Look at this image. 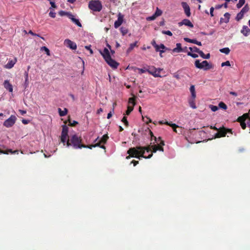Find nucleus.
Wrapping results in <instances>:
<instances>
[{
	"mask_svg": "<svg viewBox=\"0 0 250 250\" xmlns=\"http://www.w3.org/2000/svg\"><path fill=\"white\" fill-rule=\"evenodd\" d=\"M146 150L147 152L150 151L149 147H145L143 146H137L135 147H131L127 151V153L129 154L128 156L126 157V159H129L130 158L134 157L141 159V158H150L152 157V154L148 155V156L144 155L145 151Z\"/></svg>",
	"mask_w": 250,
	"mask_h": 250,
	"instance_id": "nucleus-1",
	"label": "nucleus"
},
{
	"mask_svg": "<svg viewBox=\"0 0 250 250\" xmlns=\"http://www.w3.org/2000/svg\"><path fill=\"white\" fill-rule=\"evenodd\" d=\"M82 142V139L81 136H79L77 134L72 135L70 139H67L66 142V146L69 147L72 146L74 149H82L84 147Z\"/></svg>",
	"mask_w": 250,
	"mask_h": 250,
	"instance_id": "nucleus-2",
	"label": "nucleus"
},
{
	"mask_svg": "<svg viewBox=\"0 0 250 250\" xmlns=\"http://www.w3.org/2000/svg\"><path fill=\"white\" fill-rule=\"evenodd\" d=\"M101 54L107 63L113 69L117 68L119 63L111 58L110 53L107 48H105Z\"/></svg>",
	"mask_w": 250,
	"mask_h": 250,
	"instance_id": "nucleus-3",
	"label": "nucleus"
},
{
	"mask_svg": "<svg viewBox=\"0 0 250 250\" xmlns=\"http://www.w3.org/2000/svg\"><path fill=\"white\" fill-rule=\"evenodd\" d=\"M88 7L93 11L100 12L102 9V4L99 0H91L89 2Z\"/></svg>",
	"mask_w": 250,
	"mask_h": 250,
	"instance_id": "nucleus-4",
	"label": "nucleus"
},
{
	"mask_svg": "<svg viewBox=\"0 0 250 250\" xmlns=\"http://www.w3.org/2000/svg\"><path fill=\"white\" fill-rule=\"evenodd\" d=\"M249 118H250V114H249V111L248 113L243 114L237 119V121L240 123L241 126L243 129H245L247 127V125H248L247 121L249 120Z\"/></svg>",
	"mask_w": 250,
	"mask_h": 250,
	"instance_id": "nucleus-5",
	"label": "nucleus"
},
{
	"mask_svg": "<svg viewBox=\"0 0 250 250\" xmlns=\"http://www.w3.org/2000/svg\"><path fill=\"white\" fill-rule=\"evenodd\" d=\"M195 65L198 68H203L204 70L210 69L213 67L212 65L210 64L207 61H203L201 63L199 60H196Z\"/></svg>",
	"mask_w": 250,
	"mask_h": 250,
	"instance_id": "nucleus-6",
	"label": "nucleus"
},
{
	"mask_svg": "<svg viewBox=\"0 0 250 250\" xmlns=\"http://www.w3.org/2000/svg\"><path fill=\"white\" fill-rule=\"evenodd\" d=\"M217 132L215 134V138H219V137H225L226 134L231 133L232 134V130L231 129H227L224 127L218 128Z\"/></svg>",
	"mask_w": 250,
	"mask_h": 250,
	"instance_id": "nucleus-7",
	"label": "nucleus"
},
{
	"mask_svg": "<svg viewBox=\"0 0 250 250\" xmlns=\"http://www.w3.org/2000/svg\"><path fill=\"white\" fill-rule=\"evenodd\" d=\"M17 118L15 115H12L11 116L3 123V125L6 127H12L15 123Z\"/></svg>",
	"mask_w": 250,
	"mask_h": 250,
	"instance_id": "nucleus-8",
	"label": "nucleus"
},
{
	"mask_svg": "<svg viewBox=\"0 0 250 250\" xmlns=\"http://www.w3.org/2000/svg\"><path fill=\"white\" fill-rule=\"evenodd\" d=\"M135 97H132L129 98L128 100V105L127 106V109L125 112V114L129 115L131 112L133 110V107L135 105Z\"/></svg>",
	"mask_w": 250,
	"mask_h": 250,
	"instance_id": "nucleus-9",
	"label": "nucleus"
},
{
	"mask_svg": "<svg viewBox=\"0 0 250 250\" xmlns=\"http://www.w3.org/2000/svg\"><path fill=\"white\" fill-rule=\"evenodd\" d=\"M249 9L250 8L248 5H245L244 7H243V8L241 10L240 12L237 14L236 17V20L239 21L242 19L244 13H246V12L249 11Z\"/></svg>",
	"mask_w": 250,
	"mask_h": 250,
	"instance_id": "nucleus-10",
	"label": "nucleus"
},
{
	"mask_svg": "<svg viewBox=\"0 0 250 250\" xmlns=\"http://www.w3.org/2000/svg\"><path fill=\"white\" fill-rule=\"evenodd\" d=\"M160 69H157L153 66H149L146 71L150 74L152 75L154 77H160Z\"/></svg>",
	"mask_w": 250,
	"mask_h": 250,
	"instance_id": "nucleus-11",
	"label": "nucleus"
},
{
	"mask_svg": "<svg viewBox=\"0 0 250 250\" xmlns=\"http://www.w3.org/2000/svg\"><path fill=\"white\" fill-rule=\"evenodd\" d=\"M124 21V15L121 13L118 14V19L114 22V27L118 28L123 23Z\"/></svg>",
	"mask_w": 250,
	"mask_h": 250,
	"instance_id": "nucleus-12",
	"label": "nucleus"
},
{
	"mask_svg": "<svg viewBox=\"0 0 250 250\" xmlns=\"http://www.w3.org/2000/svg\"><path fill=\"white\" fill-rule=\"evenodd\" d=\"M159 140H160V145H154V146H152V152L155 153L156 152L157 150H160V151H163V146L164 145V142L163 141L161 140V138L160 137H159Z\"/></svg>",
	"mask_w": 250,
	"mask_h": 250,
	"instance_id": "nucleus-13",
	"label": "nucleus"
},
{
	"mask_svg": "<svg viewBox=\"0 0 250 250\" xmlns=\"http://www.w3.org/2000/svg\"><path fill=\"white\" fill-rule=\"evenodd\" d=\"M64 44L69 47L70 49L72 50H75L77 49V44L75 42L71 41L69 39H66L64 42Z\"/></svg>",
	"mask_w": 250,
	"mask_h": 250,
	"instance_id": "nucleus-14",
	"label": "nucleus"
},
{
	"mask_svg": "<svg viewBox=\"0 0 250 250\" xmlns=\"http://www.w3.org/2000/svg\"><path fill=\"white\" fill-rule=\"evenodd\" d=\"M182 6L184 10L185 14L188 17H189V16L191 15V13L190 8L188 4L186 2H182Z\"/></svg>",
	"mask_w": 250,
	"mask_h": 250,
	"instance_id": "nucleus-15",
	"label": "nucleus"
},
{
	"mask_svg": "<svg viewBox=\"0 0 250 250\" xmlns=\"http://www.w3.org/2000/svg\"><path fill=\"white\" fill-rule=\"evenodd\" d=\"M182 25H187V26L190 27L192 28L193 27V24L189 20V19H183L181 21L179 22L178 25L179 26H181Z\"/></svg>",
	"mask_w": 250,
	"mask_h": 250,
	"instance_id": "nucleus-16",
	"label": "nucleus"
},
{
	"mask_svg": "<svg viewBox=\"0 0 250 250\" xmlns=\"http://www.w3.org/2000/svg\"><path fill=\"white\" fill-rule=\"evenodd\" d=\"M3 85L4 88L8 90L9 92H12L13 91L12 85L8 80L4 81Z\"/></svg>",
	"mask_w": 250,
	"mask_h": 250,
	"instance_id": "nucleus-17",
	"label": "nucleus"
},
{
	"mask_svg": "<svg viewBox=\"0 0 250 250\" xmlns=\"http://www.w3.org/2000/svg\"><path fill=\"white\" fill-rule=\"evenodd\" d=\"M16 62V58H15L13 60H9L8 63L5 65V67L7 69H11L14 66Z\"/></svg>",
	"mask_w": 250,
	"mask_h": 250,
	"instance_id": "nucleus-18",
	"label": "nucleus"
},
{
	"mask_svg": "<svg viewBox=\"0 0 250 250\" xmlns=\"http://www.w3.org/2000/svg\"><path fill=\"white\" fill-rule=\"evenodd\" d=\"M230 17V14L229 13H225L224 15V18H221L220 20V21L221 22H229V18Z\"/></svg>",
	"mask_w": 250,
	"mask_h": 250,
	"instance_id": "nucleus-19",
	"label": "nucleus"
},
{
	"mask_svg": "<svg viewBox=\"0 0 250 250\" xmlns=\"http://www.w3.org/2000/svg\"><path fill=\"white\" fill-rule=\"evenodd\" d=\"M241 32L243 34V35L245 36V37H247V36H248L249 34H250V29L248 27V26H245L244 25L241 30Z\"/></svg>",
	"mask_w": 250,
	"mask_h": 250,
	"instance_id": "nucleus-20",
	"label": "nucleus"
},
{
	"mask_svg": "<svg viewBox=\"0 0 250 250\" xmlns=\"http://www.w3.org/2000/svg\"><path fill=\"white\" fill-rule=\"evenodd\" d=\"M69 19H70L73 22L76 24L79 27H82V24L78 19L74 18V16L71 14L69 15Z\"/></svg>",
	"mask_w": 250,
	"mask_h": 250,
	"instance_id": "nucleus-21",
	"label": "nucleus"
},
{
	"mask_svg": "<svg viewBox=\"0 0 250 250\" xmlns=\"http://www.w3.org/2000/svg\"><path fill=\"white\" fill-rule=\"evenodd\" d=\"M173 131H175L178 134H181L183 131V129L181 127H179L175 123H173Z\"/></svg>",
	"mask_w": 250,
	"mask_h": 250,
	"instance_id": "nucleus-22",
	"label": "nucleus"
},
{
	"mask_svg": "<svg viewBox=\"0 0 250 250\" xmlns=\"http://www.w3.org/2000/svg\"><path fill=\"white\" fill-rule=\"evenodd\" d=\"M152 45L155 48L156 52H160V55L162 57V54L165 51L163 50H159V45L157 44L155 41H153L151 42Z\"/></svg>",
	"mask_w": 250,
	"mask_h": 250,
	"instance_id": "nucleus-23",
	"label": "nucleus"
},
{
	"mask_svg": "<svg viewBox=\"0 0 250 250\" xmlns=\"http://www.w3.org/2000/svg\"><path fill=\"white\" fill-rule=\"evenodd\" d=\"M183 47L181 46V43H177L176 47L173 48V52H183Z\"/></svg>",
	"mask_w": 250,
	"mask_h": 250,
	"instance_id": "nucleus-24",
	"label": "nucleus"
},
{
	"mask_svg": "<svg viewBox=\"0 0 250 250\" xmlns=\"http://www.w3.org/2000/svg\"><path fill=\"white\" fill-rule=\"evenodd\" d=\"M190 91L191 93V97L193 98H195L196 97L195 87L194 85H191L190 87Z\"/></svg>",
	"mask_w": 250,
	"mask_h": 250,
	"instance_id": "nucleus-25",
	"label": "nucleus"
},
{
	"mask_svg": "<svg viewBox=\"0 0 250 250\" xmlns=\"http://www.w3.org/2000/svg\"><path fill=\"white\" fill-rule=\"evenodd\" d=\"M195 100V99H193V98L191 97L188 100L189 105L192 108H196Z\"/></svg>",
	"mask_w": 250,
	"mask_h": 250,
	"instance_id": "nucleus-26",
	"label": "nucleus"
},
{
	"mask_svg": "<svg viewBox=\"0 0 250 250\" xmlns=\"http://www.w3.org/2000/svg\"><path fill=\"white\" fill-rule=\"evenodd\" d=\"M137 43L138 42L136 41L133 43H131L126 51L127 53H129L134 49L135 46H137Z\"/></svg>",
	"mask_w": 250,
	"mask_h": 250,
	"instance_id": "nucleus-27",
	"label": "nucleus"
},
{
	"mask_svg": "<svg viewBox=\"0 0 250 250\" xmlns=\"http://www.w3.org/2000/svg\"><path fill=\"white\" fill-rule=\"evenodd\" d=\"M9 152H10V153H11L12 154H14V153L18 154L19 151L17 150H15V151H12V150L11 149H8L6 151L1 150L0 149V153L8 154Z\"/></svg>",
	"mask_w": 250,
	"mask_h": 250,
	"instance_id": "nucleus-28",
	"label": "nucleus"
},
{
	"mask_svg": "<svg viewBox=\"0 0 250 250\" xmlns=\"http://www.w3.org/2000/svg\"><path fill=\"white\" fill-rule=\"evenodd\" d=\"M67 137H68V134H65V133H61V142L62 143H63L64 144L65 142H67Z\"/></svg>",
	"mask_w": 250,
	"mask_h": 250,
	"instance_id": "nucleus-29",
	"label": "nucleus"
},
{
	"mask_svg": "<svg viewBox=\"0 0 250 250\" xmlns=\"http://www.w3.org/2000/svg\"><path fill=\"white\" fill-rule=\"evenodd\" d=\"M58 110H59V115L61 117L66 115L68 112V110L66 108H65L63 110H62V109L60 108H59L58 109Z\"/></svg>",
	"mask_w": 250,
	"mask_h": 250,
	"instance_id": "nucleus-30",
	"label": "nucleus"
},
{
	"mask_svg": "<svg viewBox=\"0 0 250 250\" xmlns=\"http://www.w3.org/2000/svg\"><path fill=\"white\" fill-rule=\"evenodd\" d=\"M220 52L228 55L230 53V50L229 47H224L223 48L220 49Z\"/></svg>",
	"mask_w": 250,
	"mask_h": 250,
	"instance_id": "nucleus-31",
	"label": "nucleus"
},
{
	"mask_svg": "<svg viewBox=\"0 0 250 250\" xmlns=\"http://www.w3.org/2000/svg\"><path fill=\"white\" fill-rule=\"evenodd\" d=\"M200 56L203 58H205V59H208L210 58V55L209 53H208L207 54H205V53L202 51V50H200Z\"/></svg>",
	"mask_w": 250,
	"mask_h": 250,
	"instance_id": "nucleus-32",
	"label": "nucleus"
},
{
	"mask_svg": "<svg viewBox=\"0 0 250 250\" xmlns=\"http://www.w3.org/2000/svg\"><path fill=\"white\" fill-rule=\"evenodd\" d=\"M108 139V136L107 134L104 135L100 141L102 144H105L107 141V139Z\"/></svg>",
	"mask_w": 250,
	"mask_h": 250,
	"instance_id": "nucleus-33",
	"label": "nucleus"
},
{
	"mask_svg": "<svg viewBox=\"0 0 250 250\" xmlns=\"http://www.w3.org/2000/svg\"><path fill=\"white\" fill-rule=\"evenodd\" d=\"M189 49L191 52H197L200 55V52L201 50H200V49L198 48L197 47H195V46H194L193 47H189Z\"/></svg>",
	"mask_w": 250,
	"mask_h": 250,
	"instance_id": "nucleus-34",
	"label": "nucleus"
},
{
	"mask_svg": "<svg viewBox=\"0 0 250 250\" xmlns=\"http://www.w3.org/2000/svg\"><path fill=\"white\" fill-rule=\"evenodd\" d=\"M120 31L123 36H125L128 33V29L126 27H122L120 28Z\"/></svg>",
	"mask_w": 250,
	"mask_h": 250,
	"instance_id": "nucleus-35",
	"label": "nucleus"
},
{
	"mask_svg": "<svg viewBox=\"0 0 250 250\" xmlns=\"http://www.w3.org/2000/svg\"><path fill=\"white\" fill-rule=\"evenodd\" d=\"M59 14L61 16H66L69 18V15H71V13L69 12H67L64 11H60L59 12Z\"/></svg>",
	"mask_w": 250,
	"mask_h": 250,
	"instance_id": "nucleus-36",
	"label": "nucleus"
},
{
	"mask_svg": "<svg viewBox=\"0 0 250 250\" xmlns=\"http://www.w3.org/2000/svg\"><path fill=\"white\" fill-rule=\"evenodd\" d=\"M218 106H219V107H220L221 108H223V109H224V110H226V109H227V108H228V106H227V105H226V104H225V103L222 102H221L219 103Z\"/></svg>",
	"mask_w": 250,
	"mask_h": 250,
	"instance_id": "nucleus-37",
	"label": "nucleus"
},
{
	"mask_svg": "<svg viewBox=\"0 0 250 250\" xmlns=\"http://www.w3.org/2000/svg\"><path fill=\"white\" fill-rule=\"evenodd\" d=\"M184 40L186 42H188L194 43H196V44H197V40H196L189 39V38H184Z\"/></svg>",
	"mask_w": 250,
	"mask_h": 250,
	"instance_id": "nucleus-38",
	"label": "nucleus"
},
{
	"mask_svg": "<svg viewBox=\"0 0 250 250\" xmlns=\"http://www.w3.org/2000/svg\"><path fill=\"white\" fill-rule=\"evenodd\" d=\"M245 0H239V2L236 4V6L238 8H240L245 3Z\"/></svg>",
	"mask_w": 250,
	"mask_h": 250,
	"instance_id": "nucleus-39",
	"label": "nucleus"
},
{
	"mask_svg": "<svg viewBox=\"0 0 250 250\" xmlns=\"http://www.w3.org/2000/svg\"><path fill=\"white\" fill-rule=\"evenodd\" d=\"M41 50H42V51L44 50L46 52V54H47V55H48V56L50 55V51H49V49L47 47H46V46L42 47L41 48Z\"/></svg>",
	"mask_w": 250,
	"mask_h": 250,
	"instance_id": "nucleus-40",
	"label": "nucleus"
},
{
	"mask_svg": "<svg viewBox=\"0 0 250 250\" xmlns=\"http://www.w3.org/2000/svg\"><path fill=\"white\" fill-rule=\"evenodd\" d=\"M68 127L65 125H62V133L68 134Z\"/></svg>",
	"mask_w": 250,
	"mask_h": 250,
	"instance_id": "nucleus-41",
	"label": "nucleus"
},
{
	"mask_svg": "<svg viewBox=\"0 0 250 250\" xmlns=\"http://www.w3.org/2000/svg\"><path fill=\"white\" fill-rule=\"evenodd\" d=\"M162 11L159 9L158 7L156 8V10L154 13L155 17H158L162 15Z\"/></svg>",
	"mask_w": 250,
	"mask_h": 250,
	"instance_id": "nucleus-42",
	"label": "nucleus"
},
{
	"mask_svg": "<svg viewBox=\"0 0 250 250\" xmlns=\"http://www.w3.org/2000/svg\"><path fill=\"white\" fill-rule=\"evenodd\" d=\"M188 55H189L190 56H191L192 58H198V54H196V53H195L194 52H191L189 51L188 52Z\"/></svg>",
	"mask_w": 250,
	"mask_h": 250,
	"instance_id": "nucleus-43",
	"label": "nucleus"
},
{
	"mask_svg": "<svg viewBox=\"0 0 250 250\" xmlns=\"http://www.w3.org/2000/svg\"><path fill=\"white\" fill-rule=\"evenodd\" d=\"M24 76H25V83L26 85L28 84V72L25 71L24 73Z\"/></svg>",
	"mask_w": 250,
	"mask_h": 250,
	"instance_id": "nucleus-44",
	"label": "nucleus"
},
{
	"mask_svg": "<svg viewBox=\"0 0 250 250\" xmlns=\"http://www.w3.org/2000/svg\"><path fill=\"white\" fill-rule=\"evenodd\" d=\"M122 122H123L125 124V125L126 126H128V125H128V122L127 121V118H126V117L125 116H124L123 118V119L122 120Z\"/></svg>",
	"mask_w": 250,
	"mask_h": 250,
	"instance_id": "nucleus-45",
	"label": "nucleus"
},
{
	"mask_svg": "<svg viewBox=\"0 0 250 250\" xmlns=\"http://www.w3.org/2000/svg\"><path fill=\"white\" fill-rule=\"evenodd\" d=\"M210 108L212 111H216L218 110V107L217 105H210Z\"/></svg>",
	"mask_w": 250,
	"mask_h": 250,
	"instance_id": "nucleus-46",
	"label": "nucleus"
},
{
	"mask_svg": "<svg viewBox=\"0 0 250 250\" xmlns=\"http://www.w3.org/2000/svg\"><path fill=\"white\" fill-rule=\"evenodd\" d=\"M159 123L160 124H166L167 125H168L172 127V124L170 123H168V122H164V121H159Z\"/></svg>",
	"mask_w": 250,
	"mask_h": 250,
	"instance_id": "nucleus-47",
	"label": "nucleus"
},
{
	"mask_svg": "<svg viewBox=\"0 0 250 250\" xmlns=\"http://www.w3.org/2000/svg\"><path fill=\"white\" fill-rule=\"evenodd\" d=\"M83 146L84 147H83V148H88L89 149H92L93 147H95V146H94V145H86L83 144Z\"/></svg>",
	"mask_w": 250,
	"mask_h": 250,
	"instance_id": "nucleus-48",
	"label": "nucleus"
},
{
	"mask_svg": "<svg viewBox=\"0 0 250 250\" xmlns=\"http://www.w3.org/2000/svg\"><path fill=\"white\" fill-rule=\"evenodd\" d=\"M224 65H228V66H229L230 65V62L229 61H227L225 62H223L221 63V66H224Z\"/></svg>",
	"mask_w": 250,
	"mask_h": 250,
	"instance_id": "nucleus-49",
	"label": "nucleus"
},
{
	"mask_svg": "<svg viewBox=\"0 0 250 250\" xmlns=\"http://www.w3.org/2000/svg\"><path fill=\"white\" fill-rule=\"evenodd\" d=\"M69 125H70V126H75V125H77L78 124V123L77 121H73V123H71V121H70V119L69 120Z\"/></svg>",
	"mask_w": 250,
	"mask_h": 250,
	"instance_id": "nucleus-50",
	"label": "nucleus"
},
{
	"mask_svg": "<svg viewBox=\"0 0 250 250\" xmlns=\"http://www.w3.org/2000/svg\"><path fill=\"white\" fill-rule=\"evenodd\" d=\"M49 15L51 18H54L56 17V13L51 11L49 13Z\"/></svg>",
	"mask_w": 250,
	"mask_h": 250,
	"instance_id": "nucleus-51",
	"label": "nucleus"
},
{
	"mask_svg": "<svg viewBox=\"0 0 250 250\" xmlns=\"http://www.w3.org/2000/svg\"><path fill=\"white\" fill-rule=\"evenodd\" d=\"M157 17H155V14H154L152 16L148 17L147 18L148 20L153 21Z\"/></svg>",
	"mask_w": 250,
	"mask_h": 250,
	"instance_id": "nucleus-52",
	"label": "nucleus"
},
{
	"mask_svg": "<svg viewBox=\"0 0 250 250\" xmlns=\"http://www.w3.org/2000/svg\"><path fill=\"white\" fill-rule=\"evenodd\" d=\"M90 46H91L90 45H89V46H85V48L87 50L89 51V52H90L91 54H92L93 53V52L92 50L90 48Z\"/></svg>",
	"mask_w": 250,
	"mask_h": 250,
	"instance_id": "nucleus-53",
	"label": "nucleus"
},
{
	"mask_svg": "<svg viewBox=\"0 0 250 250\" xmlns=\"http://www.w3.org/2000/svg\"><path fill=\"white\" fill-rule=\"evenodd\" d=\"M149 134L151 136V140L153 138H154L155 141L156 142L157 141V138L155 136H154L153 135V134L152 133V132L151 131V130H149Z\"/></svg>",
	"mask_w": 250,
	"mask_h": 250,
	"instance_id": "nucleus-54",
	"label": "nucleus"
},
{
	"mask_svg": "<svg viewBox=\"0 0 250 250\" xmlns=\"http://www.w3.org/2000/svg\"><path fill=\"white\" fill-rule=\"evenodd\" d=\"M163 33L164 34H167V35H168L169 36H172V32L170 31H163Z\"/></svg>",
	"mask_w": 250,
	"mask_h": 250,
	"instance_id": "nucleus-55",
	"label": "nucleus"
},
{
	"mask_svg": "<svg viewBox=\"0 0 250 250\" xmlns=\"http://www.w3.org/2000/svg\"><path fill=\"white\" fill-rule=\"evenodd\" d=\"M214 10V8L213 7H211L210 8V14L211 16H213V11Z\"/></svg>",
	"mask_w": 250,
	"mask_h": 250,
	"instance_id": "nucleus-56",
	"label": "nucleus"
},
{
	"mask_svg": "<svg viewBox=\"0 0 250 250\" xmlns=\"http://www.w3.org/2000/svg\"><path fill=\"white\" fill-rule=\"evenodd\" d=\"M160 49H162V50H164V49H166V47L163 44H161L159 45V50H161Z\"/></svg>",
	"mask_w": 250,
	"mask_h": 250,
	"instance_id": "nucleus-57",
	"label": "nucleus"
},
{
	"mask_svg": "<svg viewBox=\"0 0 250 250\" xmlns=\"http://www.w3.org/2000/svg\"><path fill=\"white\" fill-rule=\"evenodd\" d=\"M131 163L133 164L134 166H136L137 164H138L139 161L133 160L131 161Z\"/></svg>",
	"mask_w": 250,
	"mask_h": 250,
	"instance_id": "nucleus-58",
	"label": "nucleus"
},
{
	"mask_svg": "<svg viewBox=\"0 0 250 250\" xmlns=\"http://www.w3.org/2000/svg\"><path fill=\"white\" fill-rule=\"evenodd\" d=\"M101 144H102V143H101V142L99 141V142H98V143H97L95 144H94V146H95V147L99 146V147H100V146H101Z\"/></svg>",
	"mask_w": 250,
	"mask_h": 250,
	"instance_id": "nucleus-59",
	"label": "nucleus"
},
{
	"mask_svg": "<svg viewBox=\"0 0 250 250\" xmlns=\"http://www.w3.org/2000/svg\"><path fill=\"white\" fill-rule=\"evenodd\" d=\"M50 4H51V6L52 7H53V8H56V4H55L54 2L51 1L50 2Z\"/></svg>",
	"mask_w": 250,
	"mask_h": 250,
	"instance_id": "nucleus-60",
	"label": "nucleus"
},
{
	"mask_svg": "<svg viewBox=\"0 0 250 250\" xmlns=\"http://www.w3.org/2000/svg\"><path fill=\"white\" fill-rule=\"evenodd\" d=\"M28 122H28V120H27L23 119V120H22V123L23 124H24V125H26V124H27L28 123Z\"/></svg>",
	"mask_w": 250,
	"mask_h": 250,
	"instance_id": "nucleus-61",
	"label": "nucleus"
},
{
	"mask_svg": "<svg viewBox=\"0 0 250 250\" xmlns=\"http://www.w3.org/2000/svg\"><path fill=\"white\" fill-rule=\"evenodd\" d=\"M112 115V112L110 111L109 113H108L107 118L108 119H110Z\"/></svg>",
	"mask_w": 250,
	"mask_h": 250,
	"instance_id": "nucleus-62",
	"label": "nucleus"
},
{
	"mask_svg": "<svg viewBox=\"0 0 250 250\" xmlns=\"http://www.w3.org/2000/svg\"><path fill=\"white\" fill-rule=\"evenodd\" d=\"M229 93L230 95H234V96H237V93H235V92L230 91Z\"/></svg>",
	"mask_w": 250,
	"mask_h": 250,
	"instance_id": "nucleus-63",
	"label": "nucleus"
},
{
	"mask_svg": "<svg viewBox=\"0 0 250 250\" xmlns=\"http://www.w3.org/2000/svg\"><path fill=\"white\" fill-rule=\"evenodd\" d=\"M19 112L21 113V114L22 115L25 114L26 113V111H25V110H19Z\"/></svg>",
	"mask_w": 250,
	"mask_h": 250,
	"instance_id": "nucleus-64",
	"label": "nucleus"
}]
</instances>
